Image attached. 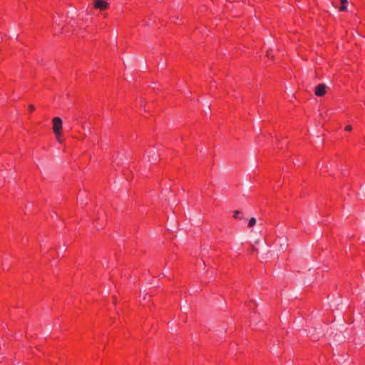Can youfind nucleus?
<instances>
[{
  "label": "nucleus",
  "instance_id": "20e7f679",
  "mask_svg": "<svg viewBox=\"0 0 365 365\" xmlns=\"http://www.w3.org/2000/svg\"><path fill=\"white\" fill-rule=\"evenodd\" d=\"M257 225V220L255 217H252L249 220L247 226L251 227Z\"/></svg>",
  "mask_w": 365,
  "mask_h": 365
},
{
  "label": "nucleus",
  "instance_id": "423d86ee",
  "mask_svg": "<svg viewBox=\"0 0 365 365\" xmlns=\"http://www.w3.org/2000/svg\"><path fill=\"white\" fill-rule=\"evenodd\" d=\"M233 217L235 219L241 220L242 217L241 216V212L239 210H235L233 212Z\"/></svg>",
  "mask_w": 365,
  "mask_h": 365
},
{
  "label": "nucleus",
  "instance_id": "9b49d317",
  "mask_svg": "<svg viewBox=\"0 0 365 365\" xmlns=\"http://www.w3.org/2000/svg\"><path fill=\"white\" fill-rule=\"evenodd\" d=\"M270 55H271V53H269V51H267V56H269Z\"/></svg>",
  "mask_w": 365,
  "mask_h": 365
},
{
  "label": "nucleus",
  "instance_id": "f257e3e1",
  "mask_svg": "<svg viewBox=\"0 0 365 365\" xmlns=\"http://www.w3.org/2000/svg\"><path fill=\"white\" fill-rule=\"evenodd\" d=\"M53 123V130L56 135L57 140L61 142L60 136L61 135L62 130V120L59 117H55L52 120Z\"/></svg>",
  "mask_w": 365,
  "mask_h": 365
},
{
  "label": "nucleus",
  "instance_id": "f03ea898",
  "mask_svg": "<svg viewBox=\"0 0 365 365\" xmlns=\"http://www.w3.org/2000/svg\"><path fill=\"white\" fill-rule=\"evenodd\" d=\"M327 88L328 87L325 84H324V83L318 85L315 88V91H314L315 95L317 96H324L326 94V93H327Z\"/></svg>",
  "mask_w": 365,
  "mask_h": 365
},
{
  "label": "nucleus",
  "instance_id": "1a4fd4ad",
  "mask_svg": "<svg viewBox=\"0 0 365 365\" xmlns=\"http://www.w3.org/2000/svg\"><path fill=\"white\" fill-rule=\"evenodd\" d=\"M280 246H281V250L284 249L283 247H286L287 246L286 240H284V244H280Z\"/></svg>",
  "mask_w": 365,
  "mask_h": 365
},
{
  "label": "nucleus",
  "instance_id": "9d476101",
  "mask_svg": "<svg viewBox=\"0 0 365 365\" xmlns=\"http://www.w3.org/2000/svg\"><path fill=\"white\" fill-rule=\"evenodd\" d=\"M29 108L31 110H34L35 109V107H34L33 105H29Z\"/></svg>",
  "mask_w": 365,
  "mask_h": 365
},
{
  "label": "nucleus",
  "instance_id": "0eeeda50",
  "mask_svg": "<svg viewBox=\"0 0 365 365\" xmlns=\"http://www.w3.org/2000/svg\"><path fill=\"white\" fill-rule=\"evenodd\" d=\"M257 222H257V225H258V226L262 227V226H266V225H267L264 222V221L263 220H262V219H259V220H258Z\"/></svg>",
  "mask_w": 365,
  "mask_h": 365
},
{
  "label": "nucleus",
  "instance_id": "39448f33",
  "mask_svg": "<svg viewBox=\"0 0 365 365\" xmlns=\"http://www.w3.org/2000/svg\"><path fill=\"white\" fill-rule=\"evenodd\" d=\"M347 4H348V0H341V6L339 7V10L341 11H346Z\"/></svg>",
  "mask_w": 365,
  "mask_h": 365
},
{
  "label": "nucleus",
  "instance_id": "7ed1b4c3",
  "mask_svg": "<svg viewBox=\"0 0 365 365\" xmlns=\"http://www.w3.org/2000/svg\"><path fill=\"white\" fill-rule=\"evenodd\" d=\"M108 5V3L105 0H96L94 3V6L101 10L106 9Z\"/></svg>",
  "mask_w": 365,
  "mask_h": 365
},
{
  "label": "nucleus",
  "instance_id": "f8f14e48",
  "mask_svg": "<svg viewBox=\"0 0 365 365\" xmlns=\"http://www.w3.org/2000/svg\"><path fill=\"white\" fill-rule=\"evenodd\" d=\"M153 155H155V154H154ZM152 158H153V160H156L155 156H153V157H152Z\"/></svg>",
  "mask_w": 365,
  "mask_h": 365
},
{
  "label": "nucleus",
  "instance_id": "6e6552de",
  "mask_svg": "<svg viewBox=\"0 0 365 365\" xmlns=\"http://www.w3.org/2000/svg\"><path fill=\"white\" fill-rule=\"evenodd\" d=\"M345 130H346V131H351V130H352V128H351V125H346V126L345 127Z\"/></svg>",
  "mask_w": 365,
  "mask_h": 365
}]
</instances>
